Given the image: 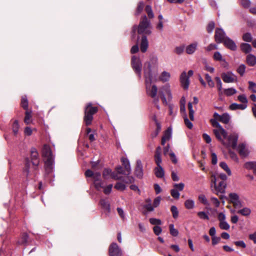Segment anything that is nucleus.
<instances>
[{
    "instance_id": "54",
    "label": "nucleus",
    "mask_w": 256,
    "mask_h": 256,
    "mask_svg": "<svg viewBox=\"0 0 256 256\" xmlns=\"http://www.w3.org/2000/svg\"><path fill=\"white\" fill-rule=\"evenodd\" d=\"M30 161L28 158H26L25 169H24V171L26 173V176H28L30 173Z\"/></svg>"
},
{
    "instance_id": "32",
    "label": "nucleus",
    "mask_w": 256,
    "mask_h": 256,
    "mask_svg": "<svg viewBox=\"0 0 256 256\" xmlns=\"http://www.w3.org/2000/svg\"><path fill=\"white\" fill-rule=\"evenodd\" d=\"M184 206L188 210L192 209L194 207V202L192 200L188 199L184 202Z\"/></svg>"
},
{
    "instance_id": "21",
    "label": "nucleus",
    "mask_w": 256,
    "mask_h": 256,
    "mask_svg": "<svg viewBox=\"0 0 256 256\" xmlns=\"http://www.w3.org/2000/svg\"><path fill=\"white\" fill-rule=\"evenodd\" d=\"M148 47V41L146 36H142V40L140 46V50L142 52H144L146 51Z\"/></svg>"
},
{
    "instance_id": "39",
    "label": "nucleus",
    "mask_w": 256,
    "mask_h": 256,
    "mask_svg": "<svg viewBox=\"0 0 256 256\" xmlns=\"http://www.w3.org/2000/svg\"><path fill=\"white\" fill-rule=\"evenodd\" d=\"M219 226L222 230H228L230 228L229 224L226 222V220L220 222Z\"/></svg>"
},
{
    "instance_id": "61",
    "label": "nucleus",
    "mask_w": 256,
    "mask_h": 256,
    "mask_svg": "<svg viewBox=\"0 0 256 256\" xmlns=\"http://www.w3.org/2000/svg\"><path fill=\"white\" fill-rule=\"evenodd\" d=\"M214 58L216 60L222 61L223 60L222 56L220 52H216L214 54Z\"/></svg>"
},
{
    "instance_id": "9",
    "label": "nucleus",
    "mask_w": 256,
    "mask_h": 256,
    "mask_svg": "<svg viewBox=\"0 0 256 256\" xmlns=\"http://www.w3.org/2000/svg\"><path fill=\"white\" fill-rule=\"evenodd\" d=\"M222 78L226 83L234 82L237 81L236 76L231 72L222 74Z\"/></svg>"
},
{
    "instance_id": "26",
    "label": "nucleus",
    "mask_w": 256,
    "mask_h": 256,
    "mask_svg": "<svg viewBox=\"0 0 256 256\" xmlns=\"http://www.w3.org/2000/svg\"><path fill=\"white\" fill-rule=\"evenodd\" d=\"M246 62L250 66H254L256 64V57L254 54H248L246 56Z\"/></svg>"
},
{
    "instance_id": "19",
    "label": "nucleus",
    "mask_w": 256,
    "mask_h": 256,
    "mask_svg": "<svg viewBox=\"0 0 256 256\" xmlns=\"http://www.w3.org/2000/svg\"><path fill=\"white\" fill-rule=\"evenodd\" d=\"M110 176L116 180H120L122 178L121 176H118L117 174H116L114 172H112L111 170L105 169L103 172V176L104 178H107Z\"/></svg>"
},
{
    "instance_id": "27",
    "label": "nucleus",
    "mask_w": 256,
    "mask_h": 256,
    "mask_svg": "<svg viewBox=\"0 0 256 256\" xmlns=\"http://www.w3.org/2000/svg\"><path fill=\"white\" fill-rule=\"evenodd\" d=\"M247 107V104H238L236 103H233L230 106V108L231 110H244Z\"/></svg>"
},
{
    "instance_id": "34",
    "label": "nucleus",
    "mask_w": 256,
    "mask_h": 256,
    "mask_svg": "<svg viewBox=\"0 0 256 256\" xmlns=\"http://www.w3.org/2000/svg\"><path fill=\"white\" fill-rule=\"evenodd\" d=\"M188 109L189 110V116L191 120H194V110L192 109V102H189L188 103Z\"/></svg>"
},
{
    "instance_id": "64",
    "label": "nucleus",
    "mask_w": 256,
    "mask_h": 256,
    "mask_svg": "<svg viewBox=\"0 0 256 256\" xmlns=\"http://www.w3.org/2000/svg\"><path fill=\"white\" fill-rule=\"evenodd\" d=\"M18 120H15L12 125V130L14 134H17L18 130Z\"/></svg>"
},
{
    "instance_id": "35",
    "label": "nucleus",
    "mask_w": 256,
    "mask_h": 256,
    "mask_svg": "<svg viewBox=\"0 0 256 256\" xmlns=\"http://www.w3.org/2000/svg\"><path fill=\"white\" fill-rule=\"evenodd\" d=\"M31 112L30 111H28L26 110V112L25 114V118H24V122L26 124H30L32 122V115H31Z\"/></svg>"
},
{
    "instance_id": "52",
    "label": "nucleus",
    "mask_w": 256,
    "mask_h": 256,
    "mask_svg": "<svg viewBox=\"0 0 256 256\" xmlns=\"http://www.w3.org/2000/svg\"><path fill=\"white\" fill-rule=\"evenodd\" d=\"M126 188V185L122 182H117L114 186V188L120 190H124Z\"/></svg>"
},
{
    "instance_id": "53",
    "label": "nucleus",
    "mask_w": 256,
    "mask_h": 256,
    "mask_svg": "<svg viewBox=\"0 0 256 256\" xmlns=\"http://www.w3.org/2000/svg\"><path fill=\"white\" fill-rule=\"evenodd\" d=\"M238 100L242 103V104H246L248 103V99L245 94H241L238 96Z\"/></svg>"
},
{
    "instance_id": "12",
    "label": "nucleus",
    "mask_w": 256,
    "mask_h": 256,
    "mask_svg": "<svg viewBox=\"0 0 256 256\" xmlns=\"http://www.w3.org/2000/svg\"><path fill=\"white\" fill-rule=\"evenodd\" d=\"M122 254L120 249L116 243L113 242L110 244L109 248L110 256H120Z\"/></svg>"
},
{
    "instance_id": "49",
    "label": "nucleus",
    "mask_w": 256,
    "mask_h": 256,
    "mask_svg": "<svg viewBox=\"0 0 256 256\" xmlns=\"http://www.w3.org/2000/svg\"><path fill=\"white\" fill-rule=\"evenodd\" d=\"M146 202L148 203L146 204L144 206V208L149 212H152L154 210V207L152 206L151 204V200L150 199H147L146 200Z\"/></svg>"
},
{
    "instance_id": "2",
    "label": "nucleus",
    "mask_w": 256,
    "mask_h": 256,
    "mask_svg": "<svg viewBox=\"0 0 256 256\" xmlns=\"http://www.w3.org/2000/svg\"><path fill=\"white\" fill-rule=\"evenodd\" d=\"M42 156L44 162L46 170L48 173L52 172L54 168V156L48 145H44L42 149Z\"/></svg>"
},
{
    "instance_id": "43",
    "label": "nucleus",
    "mask_w": 256,
    "mask_h": 256,
    "mask_svg": "<svg viewBox=\"0 0 256 256\" xmlns=\"http://www.w3.org/2000/svg\"><path fill=\"white\" fill-rule=\"evenodd\" d=\"M144 8V3L142 2H140L138 4V6L135 13L136 16L138 15L143 10Z\"/></svg>"
},
{
    "instance_id": "38",
    "label": "nucleus",
    "mask_w": 256,
    "mask_h": 256,
    "mask_svg": "<svg viewBox=\"0 0 256 256\" xmlns=\"http://www.w3.org/2000/svg\"><path fill=\"white\" fill-rule=\"evenodd\" d=\"M220 166L227 172L228 176L231 175V171L225 162H220Z\"/></svg>"
},
{
    "instance_id": "45",
    "label": "nucleus",
    "mask_w": 256,
    "mask_h": 256,
    "mask_svg": "<svg viewBox=\"0 0 256 256\" xmlns=\"http://www.w3.org/2000/svg\"><path fill=\"white\" fill-rule=\"evenodd\" d=\"M21 105L26 110H27L28 108V101L26 97L24 96L22 98L21 100Z\"/></svg>"
},
{
    "instance_id": "59",
    "label": "nucleus",
    "mask_w": 256,
    "mask_h": 256,
    "mask_svg": "<svg viewBox=\"0 0 256 256\" xmlns=\"http://www.w3.org/2000/svg\"><path fill=\"white\" fill-rule=\"evenodd\" d=\"M150 222L153 225H160L162 224L160 220L156 218H150Z\"/></svg>"
},
{
    "instance_id": "29",
    "label": "nucleus",
    "mask_w": 256,
    "mask_h": 256,
    "mask_svg": "<svg viewBox=\"0 0 256 256\" xmlns=\"http://www.w3.org/2000/svg\"><path fill=\"white\" fill-rule=\"evenodd\" d=\"M218 119H211L210 122L214 127L217 128V129H220V130L223 132L225 133V130L222 126L218 122Z\"/></svg>"
},
{
    "instance_id": "46",
    "label": "nucleus",
    "mask_w": 256,
    "mask_h": 256,
    "mask_svg": "<svg viewBox=\"0 0 256 256\" xmlns=\"http://www.w3.org/2000/svg\"><path fill=\"white\" fill-rule=\"evenodd\" d=\"M146 11L148 14V16L150 18H152L154 17V14L152 12V8L150 6L147 5L146 7Z\"/></svg>"
},
{
    "instance_id": "11",
    "label": "nucleus",
    "mask_w": 256,
    "mask_h": 256,
    "mask_svg": "<svg viewBox=\"0 0 256 256\" xmlns=\"http://www.w3.org/2000/svg\"><path fill=\"white\" fill-rule=\"evenodd\" d=\"M226 37V33L222 29L217 28L216 30L214 38L217 43L222 42Z\"/></svg>"
},
{
    "instance_id": "18",
    "label": "nucleus",
    "mask_w": 256,
    "mask_h": 256,
    "mask_svg": "<svg viewBox=\"0 0 256 256\" xmlns=\"http://www.w3.org/2000/svg\"><path fill=\"white\" fill-rule=\"evenodd\" d=\"M222 43L226 47L234 51L237 48L234 42L228 37H226Z\"/></svg>"
},
{
    "instance_id": "47",
    "label": "nucleus",
    "mask_w": 256,
    "mask_h": 256,
    "mask_svg": "<svg viewBox=\"0 0 256 256\" xmlns=\"http://www.w3.org/2000/svg\"><path fill=\"white\" fill-rule=\"evenodd\" d=\"M245 168L247 169H254L256 168V162H250L245 164Z\"/></svg>"
},
{
    "instance_id": "7",
    "label": "nucleus",
    "mask_w": 256,
    "mask_h": 256,
    "mask_svg": "<svg viewBox=\"0 0 256 256\" xmlns=\"http://www.w3.org/2000/svg\"><path fill=\"white\" fill-rule=\"evenodd\" d=\"M228 200L236 208H240L242 206V202L240 200L238 195L236 193H230Z\"/></svg>"
},
{
    "instance_id": "33",
    "label": "nucleus",
    "mask_w": 256,
    "mask_h": 256,
    "mask_svg": "<svg viewBox=\"0 0 256 256\" xmlns=\"http://www.w3.org/2000/svg\"><path fill=\"white\" fill-rule=\"evenodd\" d=\"M198 200L206 206H209L210 203L204 194H200L198 197Z\"/></svg>"
},
{
    "instance_id": "60",
    "label": "nucleus",
    "mask_w": 256,
    "mask_h": 256,
    "mask_svg": "<svg viewBox=\"0 0 256 256\" xmlns=\"http://www.w3.org/2000/svg\"><path fill=\"white\" fill-rule=\"evenodd\" d=\"M249 90H251L254 92H256V84L253 82H248Z\"/></svg>"
},
{
    "instance_id": "5",
    "label": "nucleus",
    "mask_w": 256,
    "mask_h": 256,
    "mask_svg": "<svg viewBox=\"0 0 256 256\" xmlns=\"http://www.w3.org/2000/svg\"><path fill=\"white\" fill-rule=\"evenodd\" d=\"M159 94L163 103L165 104H168V102L166 98V94L168 96V100H171L172 98V94L169 84H166L161 88L160 90Z\"/></svg>"
},
{
    "instance_id": "41",
    "label": "nucleus",
    "mask_w": 256,
    "mask_h": 256,
    "mask_svg": "<svg viewBox=\"0 0 256 256\" xmlns=\"http://www.w3.org/2000/svg\"><path fill=\"white\" fill-rule=\"evenodd\" d=\"M94 184L96 188L98 190H100L102 188H104L103 184L101 180H94Z\"/></svg>"
},
{
    "instance_id": "3",
    "label": "nucleus",
    "mask_w": 256,
    "mask_h": 256,
    "mask_svg": "<svg viewBox=\"0 0 256 256\" xmlns=\"http://www.w3.org/2000/svg\"><path fill=\"white\" fill-rule=\"evenodd\" d=\"M98 112V108L92 106V104H88L84 110V122L86 126H89L92 124L93 120V115Z\"/></svg>"
},
{
    "instance_id": "1",
    "label": "nucleus",
    "mask_w": 256,
    "mask_h": 256,
    "mask_svg": "<svg viewBox=\"0 0 256 256\" xmlns=\"http://www.w3.org/2000/svg\"><path fill=\"white\" fill-rule=\"evenodd\" d=\"M144 76L146 79V94L148 96L154 98V102L156 104L158 102V99L156 98L158 88L156 85L152 86L151 84L152 81V76L150 62H146L144 64Z\"/></svg>"
},
{
    "instance_id": "6",
    "label": "nucleus",
    "mask_w": 256,
    "mask_h": 256,
    "mask_svg": "<svg viewBox=\"0 0 256 256\" xmlns=\"http://www.w3.org/2000/svg\"><path fill=\"white\" fill-rule=\"evenodd\" d=\"M131 64L135 72L140 78L142 64L140 58L136 56H132V58Z\"/></svg>"
},
{
    "instance_id": "25",
    "label": "nucleus",
    "mask_w": 256,
    "mask_h": 256,
    "mask_svg": "<svg viewBox=\"0 0 256 256\" xmlns=\"http://www.w3.org/2000/svg\"><path fill=\"white\" fill-rule=\"evenodd\" d=\"M100 204L103 209L105 210L108 212H110V204L107 200L101 199L100 201Z\"/></svg>"
},
{
    "instance_id": "23",
    "label": "nucleus",
    "mask_w": 256,
    "mask_h": 256,
    "mask_svg": "<svg viewBox=\"0 0 256 256\" xmlns=\"http://www.w3.org/2000/svg\"><path fill=\"white\" fill-rule=\"evenodd\" d=\"M170 73L166 71H164L159 76L158 80L162 82H168L170 80Z\"/></svg>"
},
{
    "instance_id": "14",
    "label": "nucleus",
    "mask_w": 256,
    "mask_h": 256,
    "mask_svg": "<svg viewBox=\"0 0 256 256\" xmlns=\"http://www.w3.org/2000/svg\"><path fill=\"white\" fill-rule=\"evenodd\" d=\"M236 150L242 158L246 157L250 152L246 144L244 143L240 144L237 147Z\"/></svg>"
},
{
    "instance_id": "37",
    "label": "nucleus",
    "mask_w": 256,
    "mask_h": 256,
    "mask_svg": "<svg viewBox=\"0 0 256 256\" xmlns=\"http://www.w3.org/2000/svg\"><path fill=\"white\" fill-rule=\"evenodd\" d=\"M170 228V232L171 235H172L174 236H176L178 234V231L174 228V225L173 224H170L169 226Z\"/></svg>"
},
{
    "instance_id": "20",
    "label": "nucleus",
    "mask_w": 256,
    "mask_h": 256,
    "mask_svg": "<svg viewBox=\"0 0 256 256\" xmlns=\"http://www.w3.org/2000/svg\"><path fill=\"white\" fill-rule=\"evenodd\" d=\"M226 184L224 181H221L219 182L218 186H216V194L218 195V193L224 194L225 192Z\"/></svg>"
},
{
    "instance_id": "22",
    "label": "nucleus",
    "mask_w": 256,
    "mask_h": 256,
    "mask_svg": "<svg viewBox=\"0 0 256 256\" xmlns=\"http://www.w3.org/2000/svg\"><path fill=\"white\" fill-rule=\"evenodd\" d=\"M198 43L195 42L188 46L186 48V52L188 54H192L196 50Z\"/></svg>"
},
{
    "instance_id": "56",
    "label": "nucleus",
    "mask_w": 256,
    "mask_h": 256,
    "mask_svg": "<svg viewBox=\"0 0 256 256\" xmlns=\"http://www.w3.org/2000/svg\"><path fill=\"white\" fill-rule=\"evenodd\" d=\"M198 216L201 219L208 220L209 217L208 214L204 212H198Z\"/></svg>"
},
{
    "instance_id": "13",
    "label": "nucleus",
    "mask_w": 256,
    "mask_h": 256,
    "mask_svg": "<svg viewBox=\"0 0 256 256\" xmlns=\"http://www.w3.org/2000/svg\"><path fill=\"white\" fill-rule=\"evenodd\" d=\"M134 174L136 176L139 178H142L143 176V166L142 162L140 160H136V166L134 168Z\"/></svg>"
},
{
    "instance_id": "4",
    "label": "nucleus",
    "mask_w": 256,
    "mask_h": 256,
    "mask_svg": "<svg viewBox=\"0 0 256 256\" xmlns=\"http://www.w3.org/2000/svg\"><path fill=\"white\" fill-rule=\"evenodd\" d=\"M138 33L146 34H151L150 22L148 20L146 16H143L142 20L140 22L138 26Z\"/></svg>"
},
{
    "instance_id": "36",
    "label": "nucleus",
    "mask_w": 256,
    "mask_h": 256,
    "mask_svg": "<svg viewBox=\"0 0 256 256\" xmlns=\"http://www.w3.org/2000/svg\"><path fill=\"white\" fill-rule=\"evenodd\" d=\"M224 92L227 96H230L236 93V90L234 88H231L224 90Z\"/></svg>"
},
{
    "instance_id": "15",
    "label": "nucleus",
    "mask_w": 256,
    "mask_h": 256,
    "mask_svg": "<svg viewBox=\"0 0 256 256\" xmlns=\"http://www.w3.org/2000/svg\"><path fill=\"white\" fill-rule=\"evenodd\" d=\"M180 82L184 90H188L190 84V80L188 76H186V72H183L180 76Z\"/></svg>"
},
{
    "instance_id": "28",
    "label": "nucleus",
    "mask_w": 256,
    "mask_h": 256,
    "mask_svg": "<svg viewBox=\"0 0 256 256\" xmlns=\"http://www.w3.org/2000/svg\"><path fill=\"white\" fill-rule=\"evenodd\" d=\"M121 161L122 162V164L124 166L126 171H127V173L130 174L131 168L129 160L126 158H122Z\"/></svg>"
},
{
    "instance_id": "42",
    "label": "nucleus",
    "mask_w": 256,
    "mask_h": 256,
    "mask_svg": "<svg viewBox=\"0 0 256 256\" xmlns=\"http://www.w3.org/2000/svg\"><path fill=\"white\" fill-rule=\"evenodd\" d=\"M240 5L244 8H248L250 4V0H239Z\"/></svg>"
},
{
    "instance_id": "10",
    "label": "nucleus",
    "mask_w": 256,
    "mask_h": 256,
    "mask_svg": "<svg viewBox=\"0 0 256 256\" xmlns=\"http://www.w3.org/2000/svg\"><path fill=\"white\" fill-rule=\"evenodd\" d=\"M31 160L34 166H35L34 170H36L40 163V158L38 153L34 148H32L30 150Z\"/></svg>"
},
{
    "instance_id": "16",
    "label": "nucleus",
    "mask_w": 256,
    "mask_h": 256,
    "mask_svg": "<svg viewBox=\"0 0 256 256\" xmlns=\"http://www.w3.org/2000/svg\"><path fill=\"white\" fill-rule=\"evenodd\" d=\"M214 117L225 124H228L230 118V116L228 113H224L222 115H220L217 112H214Z\"/></svg>"
},
{
    "instance_id": "24",
    "label": "nucleus",
    "mask_w": 256,
    "mask_h": 256,
    "mask_svg": "<svg viewBox=\"0 0 256 256\" xmlns=\"http://www.w3.org/2000/svg\"><path fill=\"white\" fill-rule=\"evenodd\" d=\"M154 174L158 178H162L164 175V171L162 166H156L154 169Z\"/></svg>"
},
{
    "instance_id": "63",
    "label": "nucleus",
    "mask_w": 256,
    "mask_h": 256,
    "mask_svg": "<svg viewBox=\"0 0 256 256\" xmlns=\"http://www.w3.org/2000/svg\"><path fill=\"white\" fill-rule=\"evenodd\" d=\"M221 238L218 236H214L212 238V246H216L220 242Z\"/></svg>"
},
{
    "instance_id": "30",
    "label": "nucleus",
    "mask_w": 256,
    "mask_h": 256,
    "mask_svg": "<svg viewBox=\"0 0 256 256\" xmlns=\"http://www.w3.org/2000/svg\"><path fill=\"white\" fill-rule=\"evenodd\" d=\"M241 50L247 54L252 51V47L248 44L243 43L240 46Z\"/></svg>"
},
{
    "instance_id": "44",
    "label": "nucleus",
    "mask_w": 256,
    "mask_h": 256,
    "mask_svg": "<svg viewBox=\"0 0 256 256\" xmlns=\"http://www.w3.org/2000/svg\"><path fill=\"white\" fill-rule=\"evenodd\" d=\"M116 171L117 172L118 174H124V175H126V176H128L129 174H128L127 173V171H126V169L124 168H122V167L120 166H118L116 168Z\"/></svg>"
},
{
    "instance_id": "31",
    "label": "nucleus",
    "mask_w": 256,
    "mask_h": 256,
    "mask_svg": "<svg viewBox=\"0 0 256 256\" xmlns=\"http://www.w3.org/2000/svg\"><path fill=\"white\" fill-rule=\"evenodd\" d=\"M237 212L243 216H248L251 213V210L250 208L245 207L238 210Z\"/></svg>"
},
{
    "instance_id": "50",
    "label": "nucleus",
    "mask_w": 256,
    "mask_h": 256,
    "mask_svg": "<svg viewBox=\"0 0 256 256\" xmlns=\"http://www.w3.org/2000/svg\"><path fill=\"white\" fill-rule=\"evenodd\" d=\"M28 236L27 234L24 233L21 238V240L18 241L19 244H23L27 242Z\"/></svg>"
},
{
    "instance_id": "8",
    "label": "nucleus",
    "mask_w": 256,
    "mask_h": 256,
    "mask_svg": "<svg viewBox=\"0 0 256 256\" xmlns=\"http://www.w3.org/2000/svg\"><path fill=\"white\" fill-rule=\"evenodd\" d=\"M238 137V135L236 134H232L230 135L228 138V142H225V144L224 145L226 147H232L233 148H236Z\"/></svg>"
},
{
    "instance_id": "51",
    "label": "nucleus",
    "mask_w": 256,
    "mask_h": 256,
    "mask_svg": "<svg viewBox=\"0 0 256 256\" xmlns=\"http://www.w3.org/2000/svg\"><path fill=\"white\" fill-rule=\"evenodd\" d=\"M242 39L244 41L250 42L252 40V36L250 33L246 32L243 35Z\"/></svg>"
},
{
    "instance_id": "40",
    "label": "nucleus",
    "mask_w": 256,
    "mask_h": 256,
    "mask_svg": "<svg viewBox=\"0 0 256 256\" xmlns=\"http://www.w3.org/2000/svg\"><path fill=\"white\" fill-rule=\"evenodd\" d=\"M246 68L244 64H242L238 68L236 71L241 76H243L245 73Z\"/></svg>"
},
{
    "instance_id": "57",
    "label": "nucleus",
    "mask_w": 256,
    "mask_h": 256,
    "mask_svg": "<svg viewBox=\"0 0 256 256\" xmlns=\"http://www.w3.org/2000/svg\"><path fill=\"white\" fill-rule=\"evenodd\" d=\"M184 124L186 125V126L190 129H192L193 127L192 124L190 122V120L188 119L187 118V116L186 114H185L184 117Z\"/></svg>"
},
{
    "instance_id": "48",
    "label": "nucleus",
    "mask_w": 256,
    "mask_h": 256,
    "mask_svg": "<svg viewBox=\"0 0 256 256\" xmlns=\"http://www.w3.org/2000/svg\"><path fill=\"white\" fill-rule=\"evenodd\" d=\"M170 210L172 212L173 218H176L178 216V212L177 208L174 206H171Z\"/></svg>"
},
{
    "instance_id": "17",
    "label": "nucleus",
    "mask_w": 256,
    "mask_h": 256,
    "mask_svg": "<svg viewBox=\"0 0 256 256\" xmlns=\"http://www.w3.org/2000/svg\"><path fill=\"white\" fill-rule=\"evenodd\" d=\"M213 132L216 138L220 141L222 144H225V142L224 138H226L227 136V132L226 130H225L224 134H223L220 129H214Z\"/></svg>"
},
{
    "instance_id": "62",
    "label": "nucleus",
    "mask_w": 256,
    "mask_h": 256,
    "mask_svg": "<svg viewBox=\"0 0 256 256\" xmlns=\"http://www.w3.org/2000/svg\"><path fill=\"white\" fill-rule=\"evenodd\" d=\"M214 26H215V24H214V22H210L208 26H207V31L208 33H211L212 30H214Z\"/></svg>"
},
{
    "instance_id": "55",
    "label": "nucleus",
    "mask_w": 256,
    "mask_h": 256,
    "mask_svg": "<svg viewBox=\"0 0 256 256\" xmlns=\"http://www.w3.org/2000/svg\"><path fill=\"white\" fill-rule=\"evenodd\" d=\"M170 194H171V196L174 198L176 199H178L180 197V193L178 192V191L174 188V189H172L170 191Z\"/></svg>"
},
{
    "instance_id": "58",
    "label": "nucleus",
    "mask_w": 256,
    "mask_h": 256,
    "mask_svg": "<svg viewBox=\"0 0 256 256\" xmlns=\"http://www.w3.org/2000/svg\"><path fill=\"white\" fill-rule=\"evenodd\" d=\"M184 46H176L174 49V52L178 54H181L184 51Z\"/></svg>"
}]
</instances>
